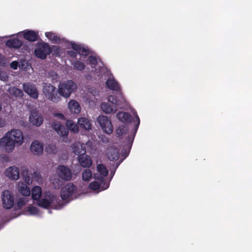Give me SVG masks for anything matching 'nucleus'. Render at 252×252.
I'll use <instances>...</instances> for the list:
<instances>
[{"label":"nucleus","mask_w":252,"mask_h":252,"mask_svg":"<svg viewBox=\"0 0 252 252\" xmlns=\"http://www.w3.org/2000/svg\"><path fill=\"white\" fill-rule=\"evenodd\" d=\"M18 63L16 61H13L10 63V67L13 69H16L18 67Z\"/></svg>","instance_id":"obj_48"},{"label":"nucleus","mask_w":252,"mask_h":252,"mask_svg":"<svg viewBox=\"0 0 252 252\" xmlns=\"http://www.w3.org/2000/svg\"><path fill=\"white\" fill-rule=\"evenodd\" d=\"M2 74V75H4L5 74V73L3 71H1L0 70V78L1 77V75Z\"/></svg>","instance_id":"obj_54"},{"label":"nucleus","mask_w":252,"mask_h":252,"mask_svg":"<svg viewBox=\"0 0 252 252\" xmlns=\"http://www.w3.org/2000/svg\"><path fill=\"white\" fill-rule=\"evenodd\" d=\"M19 191L22 195L25 196H28L31 193L30 188L26 184L23 183L19 186Z\"/></svg>","instance_id":"obj_30"},{"label":"nucleus","mask_w":252,"mask_h":252,"mask_svg":"<svg viewBox=\"0 0 252 252\" xmlns=\"http://www.w3.org/2000/svg\"><path fill=\"white\" fill-rule=\"evenodd\" d=\"M5 175L9 178L17 180L19 178V169L15 166H10L5 170Z\"/></svg>","instance_id":"obj_14"},{"label":"nucleus","mask_w":252,"mask_h":252,"mask_svg":"<svg viewBox=\"0 0 252 252\" xmlns=\"http://www.w3.org/2000/svg\"><path fill=\"white\" fill-rule=\"evenodd\" d=\"M57 174L60 179L63 181H68L71 179L72 172L67 166L59 165L57 169Z\"/></svg>","instance_id":"obj_8"},{"label":"nucleus","mask_w":252,"mask_h":252,"mask_svg":"<svg viewBox=\"0 0 252 252\" xmlns=\"http://www.w3.org/2000/svg\"><path fill=\"white\" fill-rule=\"evenodd\" d=\"M52 147H53V146H52V145H49V146H48V147H47V148H46V149L47 151L48 152V149L49 148H52Z\"/></svg>","instance_id":"obj_53"},{"label":"nucleus","mask_w":252,"mask_h":252,"mask_svg":"<svg viewBox=\"0 0 252 252\" xmlns=\"http://www.w3.org/2000/svg\"><path fill=\"white\" fill-rule=\"evenodd\" d=\"M108 101L111 102L114 106H118L119 105V100L117 98H116L114 96L112 95H110L108 98Z\"/></svg>","instance_id":"obj_41"},{"label":"nucleus","mask_w":252,"mask_h":252,"mask_svg":"<svg viewBox=\"0 0 252 252\" xmlns=\"http://www.w3.org/2000/svg\"><path fill=\"white\" fill-rule=\"evenodd\" d=\"M32 214H36L38 212V209L35 206H30L28 209Z\"/></svg>","instance_id":"obj_46"},{"label":"nucleus","mask_w":252,"mask_h":252,"mask_svg":"<svg viewBox=\"0 0 252 252\" xmlns=\"http://www.w3.org/2000/svg\"><path fill=\"white\" fill-rule=\"evenodd\" d=\"M76 89V84L72 80H70L60 83L58 86V91L60 97L63 96L66 98L69 97Z\"/></svg>","instance_id":"obj_2"},{"label":"nucleus","mask_w":252,"mask_h":252,"mask_svg":"<svg viewBox=\"0 0 252 252\" xmlns=\"http://www.w3.org/2000/svg\"><path fill=\"white\" fill-rule=\"evenodd\" d=\"M89 188L92 190H97L100 189V185L98 182L96 181H94L89 184Z\"/></svg>","instance_id":"obj_39"},{"label":"nucleus","mask_w":252,"mask_h":252,"mask_svg":"<svg viewBox=\"0 0 252 252\" xmlns=\"http://www.w3.org/2000/svg\"><path fill=\"white\" fill-rule=\"evenodd\" d=\"M68 55L71 57L76 58V53L73 51H68Z\"/></svg>","instance_id":"obj_49"},{"label":"nucleus","mask_w":252,"mask_h":252,"mask_svg":"<svg viewBox=\"0 0 252 252\" xmlns=\"http://www.w3.org/2000/svg\"><path fill=\"white\" fill-rule=\"evenodd\" d=\"M2 203L3 208L10 209L12 208L14 203V196L8 190L3 191L1 195Z\"/></svg>","instance_id":"obj_7"},{"label":"nucleus","mask_w":252,"mask_h":252,"mask_svg":"<svg viewBox=\"0 0 252 252\" xmlns=\"http://www.w3.org/2000/svg\"><path fill=\"white\" fill-rule=\"evenodd\" d=\"M73 65L74 68L79 71H82L86 67L85 64L83 62L79 61H75Z\"/></svg>","instance_id":"obj_37"},{"label":"nucleus","mask_w":252,"mask_h":252,"mask_svg":"<svg viewBox=\"0 0 252 252\" xmlns=\"http://www.w3.org/2000/svg\"><path fill=\"white\" fill-rule=\"evenodd\" d=\"M24 91L31 98L37 99L39 95V93L35 85L28 82L23 84Z\"/></svg>","instance_id":"obj_10"},{"label":"nucleus","mask_w":252,"mask_h":252,"mask_svg":"<svg viewBox=\"0 0 252 252\" xmlns=\"http://www.w3.org/2000/svg\"><path fill=\"white\" fill-rule=\"evenodd\" d=\"M43 93L45 97L49 100L57 103L61 101V97L59 94L58 89L50 83H43Z\"/></svg>","instance_id":"obj_1"},{"label":"nucleus","mask_w":252,"mask_h":252,"mask_svg":"<svg viewBox=\"0 0 252 252\" xmlns=\"http://www.w3.org/2000/svg\"><path fill=\"white\" fill-rule=\"evenodd\" d=\"M78 126L80 128H83L86 130H90L91 129L92 125L90 121L84 117H81L78 120Z\"/></svg>","instance_id":"obj_23"},{"label":"nucleus","mask_w":252,"mask_h":252,"mask_svg":"<svg viewBox=\"0 0 252 252\" xmlns=\"http://www.w3.org/2000/svg\"><path fill=\"white\" fill-rule=\"evenodd\" d=\"M57 133L63 137H67L68 134V130L63 126Z\"/></svg>","instance_id":"obj_40"},{"label":"nucleus","mask_w":252,"mask_h":252,"mask_svg":"<svg viewBox=\"0 0 252 252\" xmlns=\"http://www.w3.org/2000/svg\"><path fill=\"white\" fill-rule=\"evenodd\" d=\"M73 152L76 155H83L86 154V146L80 143H74L72 145Z\"/></svg>","instance_id":"obj_16"},{"label":"nucleus","mask_w":252,"mask_h":252,"mask_svg":"<svg viewBox=\"0 0 252 252\" xmlns=\"http://www.w3.org/2000/svg\"><path fill=\"white\" fill-rule=\"evenodd\" d=\"M4 124H5L4 120H2V119H0V127L4 126Z\"/></svg>","instance_id":"obj_52"},{"label":"nucleus","mask_w":252,"mask_h":252,"mask_svg":"<svg viewBox=\"0 0 252 252\" xmlns=\"http://www.w3.org/2000/svg\"><path fill=\"white\" fill-rule=\"evenodd\" d=\"M62 125L59 122L53 123L52 125L53 128L57 132L62 127Z\"/></svg>","instance_id":"obj_44"},{"label":"nucleus","mask_w":252,"mask_h":252,"mask_svg":"<svg viewBox=\"0 0 252 252\" xmlns=\"http://www.w3.org/2000/svg\"><path fill=\"white\" fill-rule=\"evenodd\" d=\"M97 170L98 172L102 176V177H106L108 174V171L106 167L102 164H99L97 165Z\"/></svg>","instance_id":"obj_35"},{"label":"nucleus","mask_w":252,"mask_h":252,"mask_svg":"<svg viewBox=\"0 0 252 252\" xmlns=\"http://www.w3.org/2000/svg\"><path fill=\"white\" fill-rule=\"evenodd\" d=\"M106 156L110 160H117L119 157V151L115 148L110 147L107 149Z\"/></svg>","instance_id":"obj_20"},{"label":"nucleus","mask_w":252,"mask_h":252,"mask_svg":"<svg viewBox=\"0 0 252 252\" xmlns=\"http://www.w3.org/2000/svg\"><path fill=\"white\" fill-rule=\"evenodd\" d=\"M94 178L100 181V185L102 189H106L109 187V184L105 182L103 177H101L98 175H94Z\"/></svg>","instance_id":"obj_34"},{"label":"nucleus","mask_w":252,"mask_h":252,"mask_svg":"<svg viewBox=\"0 0 252 252\" xmlns=\"http://www.w3.org/2000/svg\"><path fill=\"white\" fill-rule=\"evenodd\" d=\"M52 51H53V54L57 56H59L62 52L61 47L56 45L52 46L51 48V52Z\"/></svg>","instance_id":"obj_42"},{"label":"nucleus","mask_w":252,"mask_h":252,"mask_svg":"<svg viewBox=\"0 0 252 252\" xmlns=\"http://www.w3.org/2000/svg\"><path fill=\"white\" fill-rule=\"evenodd\" d=\"M21 176L26 183L29 184L31 182V179L29 175L28 170L27 168L23 169L21 172Z\"/></svg>","instance_id":"obj_38"},{"label":"nucleus","mask_w":252,"mask_h":252,"mask_svg":"<svg viewBox=\"0 0 252 252\" xmlns=\"http://www.w3.org/2000/svg\"><path fill=\"white\" fill-rule=\"evenodd\" d=\"M5 45L9 48L18 49L22 46L23 42L21 40L15 38L7 40L5 42Z\"/></svg>","instance_id":"obj_21"},{"label":"nucleus","mask_w":252,"mask_h":252,"mask_svg":"<svg viewBox=\"0 0 252 252\" xmlns=\"http://www.w3.org/2000/svg\"><path fill=\"white\" fill-rule=\"evenodd\" d=\"M71 48L80 55L87 56L89 54V49L82 45L78 44L74 42H71Z\"/></svg>","instance_id":"obj_15"},{"label":"nucleus","mask_w":252,"mask_h":252,"mask_svg":"<svg viewBox=\"0 0 252 252\" xmlns=\"http://www.w3.org/2000/svg\"><path fill=\"white\" fill-rule=\"evenodd\" d=\"M5 74L4 75H2V74H1V77L0 78V79L1 80H2V78H4V76H5Z\"/></svg>","instance_id":"obj_55"},{"label":"nucleus","mask_w":252,"mask_h":252,"mask_svg":"<svg viewBox=\"0 0 252 252\" xmlns=\"http://www.w3.org/2000/svg\"><path fill=\"white\" fill-rule=\"evenodd\" d=\"M89 61L92 65L95 66L97 63V61L95 57L90 56L89 57Z\"/></svg>","instance_id":"obj_43"},{"label":"nucleus","mask_w":252,"mask_h":252,"mask_svg":"<svg viewBox=\"0 0 252 252\" xmlns=\"http://www.w3.org/2000/svg\"><path fill=\"white\" fill-rule=\"evenodd\" d=\"M45 35L47 37V38H48L53 43H59L60 42V37L55 35V34L52 32H46Z\"/></svg>","instance_id":"obj_33"},{"label":"nucleus","mask_w":252,"mask_h":252,"mask_svg":"<svg viewBox=\"0 0 252 252\" xmlns=\"http://www.w3.org/2000/svg\"><path fill=\"white\" fill-rule=\"evenodd\" d=\"M51 53V48L47 43L42 42L38 44L34 50L35 56L41 59H45Z\"/></svg>","instance_id":"obj_4"},{"label":"nucleus","mask_w":252,"mask_h":252,"mask_svg":"<svg viewBox=\"0 0 252 252\" xmlns=\"http://www.w3.org/2000/svg\"><path fill=\"white\" fill-rule=\"evenodd\" d=\"M60 182V179H54L53 181V183L54 184H58V185H59V183Z\"/></svg>","instance_id":"obj_51"},{"label":"nucleus","mask_w":252,"mask_h":252,"mask_svg":"<svg viewBox=\"0 0 252 252\" xmlns=\"http://www.w3.org/2000/svg\"><path fill=\"white\" fill-rule=\"evenodd\" d=\"M77 187L73 183L67 184L62 189L61 196L63 200L73 199L74 194L76 192Z\"/></svg>","instance_id":"obj_3"},{"label":"nucleus","mask_w":252,"mask_h":252,"mask_svg":"<svg viewBox=\"0 0 252 252\" xmlns=\"http://www.w3.org/2000/svg\"><path fill=\"white\" fill-rule=\"evenodd\" d=\"M66 126L70 131L77 133L79 131L78 126L71 121H67Z\"/></svg>","instance_id":"obj_32"},{"label":"nucleus","mask_w":252,"mask_h":252,"mask_svg":"<svg viewBox=\"0 0 252 252\" xmlns=\"http://www.w3.org/2000/svg\"><path fill=\"white\" fill-rule=\"evenodd\" d=\"M135 118L137 121L136 124L135 125L134 127L132 130L131 135H129L126 139L129 150L131 149L136 133L140 124V119L137 114L135 115Z\"/></svg>","instance_id":"obj_13"},{"label":"nucleus","mask_w":252,"mask_h":252,"mask_svg":"<svg viewBox=\"0 0 252 252\" xmlns=\"http://www.w3.org/2000/svg\"><path fill=\"white\" fill-rule=\"evenodd\" d=\"M26 204V202L24 198H20L17 201V205L19 207H22Z\"/></svg>","instance_id":"obj_47"},{"label":"nucleus","mask_w":252,"mask_h":252,"mask_svg":"<svg viewBox=\"0 0 252 252\" xmlns=\"http://www.w3.org/2000/svg\"><path fill=\"white\" fill-rule=\"evenodd\" d=\"M92 177V172L89 169H86L82 173V179L85 181H90Z\"/></svg>","instance_id":"obj_36"},{"label":"nucleus","mask_w":252,"mask_h":252,"mask_svg":"<svg viewBox=\"0 0 252 252\" xmlns=\"http://www.w3.org/2000/svg\"><path fill=\"white\" fill-rule=\"evenodd\" d=\"M9 92L10 94L14 95L15 97H22L24 95L23 91L16 87L10 88Z\"/></svg>","instance_id":"obj_31"},{"label":"nucleus","mask_w":252,"mask_h":252,"mask_svg":"<svg viewBox=\"0 0 252 252\" xmlns=\"http://www.w3.org/2000/svg\"><path fill=\"white\" fill-rule=\"evenodd\" d=\"M42 194L41 188L39 186H35L32 190V198L34 200L37 201L40 198Z\"/></svg>","instance_id":"obj_28"},{"label":"nucleus","mask_w":252,"mask_h":252,"mask_svg":"<svg viewBox=\"0 0 252 252\" xmlns=\"http://www.w3.org/2000/svg\"><path fill=\"white\" fill-rule=\"evenodd\" d=\"M106 86L109 89L112 91L119 92L121 90L119 83L114 79H108L106 82Z\"/></svg>","instance_id":"obj_22"},{"label":"nucleus","mask_w":252,"mask_h":252,"mask_svg":"<svg viewBox=\"0 0 252 252\" xmlns=\"http://www.w3.org/2000/svg\"><path fill=\"white\" fill-rule=\"evenodd\" d=\"M116 117L120 121L126 124H130L133 119L131 115L125 112H119Z\"/></svg>","instance_id":"obj_19"},{"label":"nucleus","mask_w":252,"mask_h":252,"mask_svg":"<svg viewBox=\"0 0 252 252\" xmlns=\"http://www.w3.org/2000/svg\"><path fill=\"white\" fill-rule=\"evenodd\" d=\"M6 134L10 137L17 146L21 145L24 141L22 132L19 129H13L8 131Z\"/></svg>","instance_id":"obj_9"},{"label":"nucleus","mask_w":252,"mask_h":252,"mask_svg":"<svg viewBox=\"0 0 252 252\" xmlns=\"http://www.w3.org/2000/svg\"><path fill=\"white\" fill-rule=\"evenodd\" d=\"M37 205L45 209H48L51 206V202L50 201V197H49L48 199L47 198H42L39 199L37 201Z\"/></svg>","instance_id":"obj_29"},{"label":"nucleus","mask_w":252,"mask_h":252,"mask_svg":"<svg viewBox=\"0 0 252 252\" xmlns=\"http://www.w3.org/2000/svg\"><path fill=\"white\" fill-rule=\"evenodd\" d=\"M56 115H57H57H58V116H59V117H60V118H61V119H64V115H63V114H62V113H57V114H56Z\"/></svg>","instance_id":"obj_50"},{"label":"nucleus","mask_w":252,"mask_h":252,"mask_svg":"<svg viewBox=\"0 0 252 252\" xmlns=\"http://www.w3.org/2000/svg\"><path fill=\"white\" fill-rule=\"evenodd\" d=\"M48 197H50V201L51 202V206H54L55 208H61L63 203L57 195H54L49 193Z\"/></svg>","instance_id":"obj_24"},{"label":"nucleus","mask_w":252,"mask_h":252,"mask_svg":"<svg viewBox=\"0 0 252 252\" xmlns=\"http://www.w3.org/2000/svg\"><path fill=\"white\" fill-rule=\"evenodd\" d=\"M7 63V60L5 57L0 54V66H5Z\"/></svg>","instance_id":"obj_45"},{"label":"nucleus","mask_w":252,"mask_h":252,"mask_svg":"<svg viewBox=\"0 0 252 252\" xmlns=\"http://www.w3.org/2000/svg\"><path fill=\"white\" fill-rule=\"evenodd\" d=\"M30 150L34 155H40L43 151V145L38 140L33 141L31 144Z\"/></svg>","instance_id":"obj_12"},{"label":"nucleus","mask_w":252,"mask_h":252,"mask_svg":"<svg viewBox=\"0 0 252 252\" xmlns=\"http://www.w3.org/2000/svg\"><path fill=\"white\" fill-rule=\"evenodd\" d=\"M38 32L32 30H25L23 32V37L27 40L34 42L38 39Z\"/></svg>","instance_id":"obj_18"},{"label":"nucleus","mask_w":252,"mask_h":252,"mask_svg":"<svg viewBox=\"0 0 252 252\" xmlns=\"http://www.w3.org/2000/svg\"><path fill=\"white\" fill-rule=\"evenodd\" d=\"M129 129V126L127 124H124L120 126L116 129V134L117 137H119L127 133Z\"/></svg>","instance_id":"obj_27"},{"label":"nucleus","mask_w":252,"mask_h":252,"mask_svg":"<svg viewBox=\"0 0 252 252\" xmlns=\"http://www.w3.org/2000/svg\"><path fill=\"white\" fill-rule=\"evenodd\" d=\"M30 121L33 125L39 126L43 123V119L37 111H32L30 116Z\"/></svg>","instance_id":"obj_11"},{"label":"nucleus","mask_w":252,"mask_h":252,"mask_svg":"<svg viewBox=\"0 0 252 252\" xmlns=\"http://www.w3.org/2000/svg\"><path fill=\"white\" fill-rule=\"evenodd\" d=\"M78 159L80 165L83 167H90L92 164L91 158L85 154L79 156Z\"/></svg>","instance_id":"obj_17"},{"label":"nucleus","mask_w":252,"mask_h":252,"mask_svg":"<svg viewBox=\"0 0 252 252\" xmlns=\"http://www.w3.org/2000/svg\"><path fill=\"white\" fill-rule=\"evenodd\" d=\"M97 122L104 132L108 134L112 133L113 127L110 118L104 116H99L97 118Z\"/></svg>","instance_id":"obj_5"},{"label":"nucleus","mask_w":252,"mask_h":252,"mask_svg":"<svg viewBox=\"0 0 252 252\" xmlns=\"http://www.w3.org/2000/svg\"><path fill=\"white\" fill-rule=\"evenodd\" d=\"M102 111L106 114L115 113L117 110V107L107 102H103L101 104Z\"/></svg>","instance_id":"obj_25"},{"label":"nucleus","mask_w":252,"mask_h":252,"mask_svg":"<svg viewBox=\"0 0 252 252\" xmlns=\"http://www.w3.org/2000/svg\"><path fill=\"white\" fill-rule=\"evenodd\" d=\"M68 108L72 113L78 114L81 111V107L79 103L74 100H71L68 103Z\"/></svg>","instance_id":"obj_26"},{"label":"nucleus","mask_w":252,"mask_h":252,"mask_svg":"<svg viewBox=\"0 0 252 252\" xmlns=\"http://www.w3.org/2000/svg\"><path fill=\"white\" fill-rule=\"evenodd\" d=\"M17 146L13 140L6 133L0 139V147L7 153H11Z\"/></svg>","instance_id":"obj_6"}]
</instances>
